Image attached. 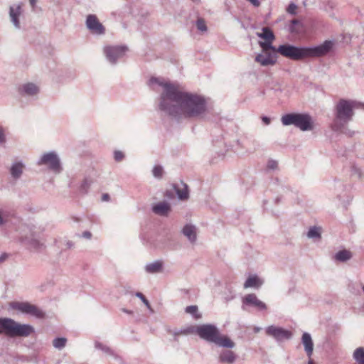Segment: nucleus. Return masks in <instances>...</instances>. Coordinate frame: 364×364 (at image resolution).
<instances>
[{
  "label": "nucleus",
  "mask_w": 364,
  "mask_h": 364,
  "mask_svg": "<svg viewBox=\"0 0 364 364\" xmlns=\"http://www.w3.org/2000/svg\"><path fill=\"white\" fill-rule=\"evenodd\" d=\"M257 36L264 40V41H259V45L263 50L267 49L275 50V47L272 46V42L275 38L274 33L268 27H263L261 33H257Z\"/></svg>",
  "instance_id": "12"
},
{
  "label": "nucleus",
  "mask_w": 364,
  "mask_h": 364,
  "mask_svg": "<svg viewBox=\"0 0 364 364\" xmlns=\"http://www.w3.org/2000/svg\"><path fill=\"white\" fill-rule=\"evenodd\" d=\"M7 255L6 254L2 255L0 256V264L2 263L6 258Z\"/></svg>",
  "instance_id": "47"
},
{
  "label": "nucleus",
  "mask_w": 364,
  "mask_h": 364,
  "mask_svg": "<svg viewBox=\"0 0 364 364\" xmlns=\"http://www.w3.org/2000/svg\"><path fill=\"white\" fill-rule=\"evenodd\" d=\"M6 321V318H0V333H4V322Z\"/></svg>",
  "instance_id": "43"
},
{
  "label": "nucleus",
  "mask_w": 364,
  "mask_h": 364,
  "mask_svg": "<svg viewBox=\"0 0 364 364\" xmlns=\"http://www.w3.org/2000/svg\"><path fill=\"white\" fill-rule=\"evenodd\" d=\"M216 143H217V144H215V143H214V145H215V146H218V147H220V146H221L222 144H223V141H219V142H216Z\"/></svg>",
  "instance_id": "51"
},
{
  "label": "nucleus",
  "mask_w": 364,
  "mask_h": 364,
  "mask_svg": "<svg viewBox=\"0 0 364 364\" xmlns=\"http://www.w3.org/2000/svg\"><path fill=\"white\" fill-rule=\"evenodd\" d=\"M20 240L21 242L31 249L38 250L44 247V240L41 234L33 229H28L24 233L21 234Z\"/></svg>",
  "instance_id": "8"
},
{
  "label": "nucleus",
  "mask_w": 364,
  "mask_h": 364,
  "mask_svg": "<svg viewBox=\"0 0 364 364\" xmlns=\"http://www.w3.org/2000/svg\"><path fill=\"white\" fill-rule=\"evenodd\" d=\"M358 102L353 100H340L336 106L335 120L333 124V129L353 136L355 132L350 129L346 124L352 120L353 109L358 107Z\"/></svg>",
  "instance_id": "3"
},
{
  "label": "nucleus",
  "mask_w": 364,
  "mask_h": 364,
  "mask_svg": "<svg viewBox=\"0 0 364 364\" xmlns=\"http://www.w3.org/2000/svg\"><path fill=\"white\" fill-rule=\"evenodd\" d=\"M176 191L178 198L181 200H186L188 198V192L186 185H183V188H176Z\"/></svg>",
  "instance_id": "28"
},
{
  "label": "nucleus",
  "mask_w": 364,
  "mask_h": 364,
  "mask_svg": "<svg viewBox=\"0 0 364 364\" xmlns=\"http://www.w3.org/2000/svg\"><path fill=\"white\" fill-rule=\"evenodd\" d=\"M308 364H315V363H314V361H313V360H310L308 362Z\"/></svg>",
  "instance_id": "52"
},
{
  "label": "nucleus",
  "mask_w": 364,
  "mask_h": 364,
  "mask_svg": "<svg viewBox=\"0 0 364 364\" xmlns=\"http://www.w3.org/2000/svg\"><path fill=\"white\" fill-rule=\"evenodd\" d=\"M104 53L107 60L112 65H115L127 51L124 46H107L104 47Z\"/></svg>",
  "instance_id": "9"
},
{
  "label": "nucleus",
  "mask_w": 364,
  "mask_h": 364,
  "mask_svg": "<svg viewBox=\"0 0 364 364\" xmlns=\"http://www.w3.org/2000/svg\"><path fill=\"white\" fill-rule=\"evenodd\" d=\"M114 158L117 161H121L124 158V154L121 151L114 152Z\"/></svg>",
  "instance_id": "38"
},
{
  "label": "nucleus",
  "mask_w": 364,
  "mask_h": 364,
  "mask_svg": "<svg viewBox=\"0 0 364 364\" xmlns=\"http://www.w3.org/2000/svg\"><path fill=\"white\" fill-rule=\"evenodd\" d=\"M284 126L294 125L303 132L311 131L314 128L311 116L307 113H290L284 114L281 119Z\"/></svg>",
  "instance_id": "5"
},
{
  "label": "nucleus",
  "mask_w": 364,
  "mask_h": 364,
  "mask_svg": "<svg viewBox=\"0 0 364 364\" xmlns=\"http://www.w3.org/2000/svg\"><path fill=\"white\" fill-rule=\"evenodd\" d=\"M3 324L4 333L11 337H27L34 331L31 325L21 324L11 318H6V321Z\"/></svg>",
  "instance_id": "6"
},
{
  "label": "nucleus",
  "mask_w": 364,
  "mask_h": 364,
  "mask_svg": "<svg viewBox=\"0 0 364 364\" xmlns=\"http://www.w3.org/2000/svg\"><path fill=\"white\" fill-rule=\"evenodd\" d=\"M182 232L191 243H194L196 241L197 235L195 225L191 224L186 225L182 229Z\"/></svg>",
  "instance_id": "22"
},
{
  "label": "nucleus",
  "mask_w": 364,
  "mask_h": 364,
  "mask_svg": "<svg viewBox=\"0 0 364 364\" xmlns=\"http://www.w3.org/2000/svg\"><path fill=\"white\" fill-rule=\"evenodd\" d=\"M171 210L170 205L166 202H160L152 208L153 212L161 216H166Z\"/></svg>",
  "instance_id": "23"
},
{
  "label": "nucleus",
  "mask_w": 364,
  "mask_h": 364,
  "mask_svg": "<svg viewBox=\"0 0 364 364\" xmlns=\"http://www.w3.org/2000/svg\"><path fill=\"white\" fill-rule=\"evenodd\" d=\"M198 311V308L196 306H189L186 309V311L189 314H195Z\"/></svg>",
  "instance_id": "40"
},
{
  "label": "nucleus",
  "mask_w": 364,
  "mask_h": 364,
  "mask_svg": "<svg viewBox=\"0 0 364 364\" xmlns=\"http://www.w3.org/2000/svg\"><path fill=\"white\" fill-rule=\"evenodd\" d=\"M149 84L153 90L161 87L159 109L173 119H196L205 114L207 103L203 96L183 91L179 85L158 77H151Z\"/></svg>",
  "instance_id": "1"
},
{
  "label": "nucleus",
  "mask_w": 364,
  "mask_h": 364,
  "mask_svg": "<svg viewBox=\"0 0 364 364\" xmlns=\"http://www.w3.org/2000/svg\"><path fill=\"white\" fill-rule=\"evenodd\" d=\"M333 42L325 41L322 44L313 47H296L284 44L276 48L282 55L298 60L305 58L320 57L326 55L332 48Z\"/></svg>",
  "instance_id": "2"
},
{
  "label": "nucleus",
  "mask_w": 364,
  "mask_h": 364,
  "mask_svg": "<svg viewBox=\"0 0 364 364\" xmlns=\"http://www.w3.org/2000/svg\"><path fill=\"white\" fill-rule=\"evenodd\" d=\"M25 164L22 161H14L10 168L9 172L11 177L16 180L20 178L23 173Z\"/></svg>",
  "instance_id": "18"
},
{
  "label": "nucleus",
  "mask_w": 364,
  "mask_h": 364,
  "mask_svg": "<svg viewBox=\"0 0 364 364\" xmlns=\"http://www.w3.org/2000/svg\"><path fill=\"white\" fill-rule=\"evenodd\" d=\"M135 295L136 297L141 300V301L146 305V306L148 308L151 313H154V310L150 306L149 301L146 299V297L144 296L142 293L136 292Z\"/></svg>",
  "instance_id": "35"
},
{
  "label": "nucleus",
  "mask_w": 364,
  "mask_h": 364,
  "mask_svg": "<svg viewBox=\"0 0 364 364\" xmlns=\"http://www.w3.org/2000/svg\"><path fill=\"white\" fill-rule=\"evenodd\" d=\"M189 333V331L188 330H181V331H174L173 333V334L174 335L175 337H176L178 335H181V334H187Z\"/></svg>",
  "instance_id": "41"
},
{
  "label": "nucleus",
  "mask_w": 364,
  "mask_h": 364,
  "mask_svg": "<svg viewBox=\"0 0 364 364\" xmlns=\"http://www.w3.org/2000/svg\"><path fill=\"white\" fill-rule=\"evenodd\" d=\"M277 53L276 49L274 50H272V49L262 50V53L255 57V61L262 66L274 65L277 62Z\"/></svg>",
  "instance_id": "14"
},
{
  "label": "nucleus",
  "mask_w": 364,
  "mask_h": 364,
  "mask_svg": "<svg viewBox=\"0 0 364 364\" xmlns=\"http://www.w3.org/2000/svg\"><path fill=\"white\" fill-rule=\"evenodd\" d=\"M193 1H197L198 0H193Z\"/></svg>",
  "instance_id": "55"
},
{
  "label": "nucleus",
  "mask_w": 364,
  "mask_h": 364,
  "mask_svg": "<svg viewBox=\"0 0 364 364\" xmlns=\"http://www.w3.org/2000/svg\"><path fill=\"white\" fill-rule=\"evenodd\" d=\"M307 237L310 239L318 240L321 238V228L319 227H311L307 232Z\"/></svg>",
  "instance_id": "27"
},
{
  "label": "nucleus",
  "mask_w": 364,
  "mask_h": 364,
  "mask_svg": "<svg viewBox=\"0 0 364 364\" xmlns=\"http://www.w3.org/2000/svg\"><path fill=\"white\" fill-rule=\"evenodd\" d=\"M144 269L149 274L161 273L164 270V262L161 260H156L145 265Z\"/></svg>",
  "instance_id": "20"
},
{
  "label": "nucleus",
  "mask_w": 364,
  "mask_h": 364,
  "mask_svg": "<svg viewBox=\"0 0 364 364\" xmlns=\"http://www.w3.org/2000/svg\"><path fill=\"white\" fill-rule=\"evenodd\" d=\"M262 120L265 124H269L270 123V119L268 117H262Z\"/></svg>",
  "instance_id": "45"
},
{
  "label": "nucleus",
  "mask_w": 364,
  "mask_h": 364,
  "mask_svg": "<svg viewBox=\"0 0 364 364\" xmlns=\"http://www.w3.org/2000/svg\"><path fill=\"white\" fill-rule=\"evenodd\" d=\"M296 9H297V6L294 3H291L288 6L287 11L289 14L294 15L296 14Z\"/></svg>",
  "instance_id": "39"
},
{
  "label": "nucleus",
  "mask_w": 364,
  "mask_h": 364,
  "mask_svg": "<svg viewBox=\"0 0 364 364\" xmlns=\"http://www.w3.org/2000/svg\"><path fill=\"white\" fill-rule=\"evenodd\" d=\"M82 237L86 239H90L92 237V234L89 231H85L82 232Z\"/></svg>",
  "instance_id": "44"
},
{
  "label": "nucleus",
  "mask_w": 364,
  "mask_h": 364,
  "mask_svg": "<svg viewBox=\"0 0 364 364\" xmlns=\"http://www.w3.org/2000/svg\"><path fill=\"white\" fill-rule=\"evenodd\" d=\"M265 333L277 343L284 342L292 338V333L290 331L275 325L267 326L265 328Z\"/></svg>",
  "instance_id": "10"
},
{
  "label": "nucleus",
  "mask_w": 364,
  "mask_h": 364,
  "mask_svg": "<svg viewBox=\"0 0 364 364\" xmlns=\"http://www.w3.org/2000/svg\"><path fill=\"white\" fill-rule=\"evenodd\" d=\"M152 174L156 178H161L164 174V168L160 165H156L152 169Z\"/></svg>",
  "instance_id": "30"
},
{
  "label": "nucleus",
  "mask_w": 364,
  "mask_h": 364,
  "mask_svg": "<svg viewBox=\"0 0 364 364\" xmlns=\"http://www.w3.org/2000/svg\"><path fill=\"white\" fill-rule=\"evenodd\" d=\"M22 12L21 3L14 4L9 8L10 21L16 29H21L20 16Z\"/></svg>",
  "instance_id": "16"
},
{
  "label": "nucleus",
  "mask_w": 364,
  "mask_h": 364,
  "mask_svg": "<svg viewBox=\"0 0 364 364\" xmlns=\"http://www.w3.org/2000/svg\"><path fill=\"white\" fill-rule=\"evenodd\" d=\"M29 4L33 10H34L36 7L37 3L38 0H28Z\"/></svg>",
  "instance_id": "42"
},
{
  "label": "nucleus",
  "mask_w": 364,
  "mask_h": 364,
  "mask_svg": "<svg viewBox=\"0 0 364 364\" xmlns=\"http://www.w3.org/2000/svg\"><path fill=\"white\" fill-rule=\"evenodd\" d=\"M237 355L230 350H223L219 355V361L223 363L232 364L237 360Z\"/></svg>",
  "instance_id": "19"
},
{
  "label": "nucleus",
  "mask_w": 364,
  "mask_h": 364,
  "mask_svg": "<svg viewBox=\"0 0 364 364\" xmlns=\"http://www.w3.org/2000/svg\"><path fill=\"white\" fill-rule=\"evenodd\" d=\"M9 217V214L8 211L0 209V227L4 226L8 223Z\"/></svg>",
  "instance_id": "31"
},
{
  "label": "nucleus",
  "mask_w": 364,
  "mask_h": 364,
  "mask_svg": "<svg viewBox=\"0 0 364 364\" xmlns=\"http://www.w3.org/2000/svg\"><path fill=\"white\" fill-rule=\"evenodd\" d=\"M6 142V129L0 125V146H5Z\"/></svg>",
  "instance_id": "33"
},
{
  "label": "nucleus",
  "mask_w": 364,
  "mask_h": 364,
  "mask_svg": "<svg viewBox=\"0 0 364 364\" xmlns=\"http://www.w3.org/2000/svg\"><path fill=\"white\" fill-rule=\"evenodd\" d=\"M91 183L92 181L90 180H88V179H85L80 186V192L82 194H85L87 193L88 191V189L90 188V186H91Z\"/></svg>",
  "instance_id": "34"
},
{
  "label": "nucleus",
  "mask_w": 364,
  "mask_h": 364,
  "mask_svg": "<svg viewBox=\"0 0 364 364\" xmlns=\"http://www.w3.org/2000/svg\"><path fill=\"white\" fill-rule=\"evenodd\" d=\"M95 346L97 349L101 350L106 354L115 356L114 352L108 346H107L100 342H95Z\"/></svg>",
  "instance_id": "29"
},
{
  "label": "nucleus",
  "mask_w": 364,
  "mask_h": 364,
  "mask_svg": "<svg viewBox=\"0 0 364 364\" xmlns=\"http://www.w3.org/2000/svg\"><path fill=\"white\" fill-rule=\"evenodd\" d=\"M352 253L347 250H342L336 252L334 255V259L340 262H345L350 259Z\"/></svg>",
  "instance_id": "25"
},
{
  "label": "nucleus",
  "mask_w": 364,
  "mask_h": 364,
  "mask_svg": "<svg viewBox=\"0 0 364 364\" xmlns=\"http://www.w3.org/2000/svg\"><path fill=\"white\" fill-rule=\"evenodd\" d=\"M278 163L274 160H269L267 162V167L269 170H275L277 168Z\"/></svg>",
  "instance_id": "37"
},
{
  "label": "nucleus",
  "mask_w": 364,
  "mask_h": 364,
  "mask_svg": "<svg viewBox=\"0 0 364 364\" xmlns=\"http://www.w3.org/2000/svg\"><path fill=\"white\" fill-rule=\"evenodd\" d=\"M109 198V196L107 193L103 194L102 197V200L103 201H107Z\"/></svg>",
  "instance_id": "46"
},
{
  "label": "nucleus",
  "mask_w": 364,
  "mask_h": 364,
  "mask_svg": "<svg viewBox=\"0 0 364 364\" xmlns=\"http://www.w3.org/2000/svg\"><path fill=\"white\" fill-rule=\"evenodd\" d=\"M243 305L252 306L259 310L267 309V305L260 301L255 294H247L242 299Z\"/></svg>",
  "instance_id": "17"
},
{
  "label": "nucleus",
  "mask_w": 364,
  "mask_h": 364,
  "mask_svg": "<svg viewBox=\"0 0 364 364\" xmlns=\"http://www.w3.org/2000/svg\"><path fill=\"white\" fill-rule=\"evenodd\" d=\"M66 246L68 248H72L73 247V243L71 241H68L66 243Z\"/></svg>",
  "instance_id": "48"
},
{
  "label": "nucleus",
  "mask_w": 364,
  "mask_h": 364,
  "mask_svg": "<svg viewBox=\"0 0 364 364\" xmlns=\"http://www.w3.org/2000/svg\"><path fill=\"white\" fill-rule=\"evenodd\" d=\"M301 343L304 346V350L307 355L310 358L313 354L314 343L310 333H304L301 337Z\"/></svg>",
  "instance_id": "21"
},
{
  "label": "nucleus",
  "mask_w": 364,
  "mask_h": 364,
  "mask_svg": "<svg viewBox=\"0 0 364 364\" xmlns=\"http://www.w3.org/2000/svg\"><path fill=\"white\" fill-rule=\"evenodd\" d=\"M263 284V281L259 278L257 275H252L249 277L244 284V287L247 288H259Z\"/></svg>",
  "instance_id": "24"
},
{
  "label": "nucleus",
  "mask_w": 364,
  "mask_h": 364,
  "mask_svg": "<svg viewBox=\"0 0 364 364\" xmlns=\"http://www.w3.org/2000/svg\"><path fill=\"white\" fill-rule=\"evenodd\" d=\"M40 91L39 87L33 82H25L18 87V93L23 97H36Z\"/></svg>",
  "instance_id": "15"
},
{
  "label": "nucleus",
  "mask_w": 364,
  "mask_h": 364,
  "mask_svg": "<svg viewBox=\"0 0 364 364\" xmlns=\"http://www.w3.org/2000/svg\"><path fill=\"white\" fill-rule=\"evenodd\" d=\"M12 306L16 310L36 318H41L44 317V313L39 308L28 302H15Z\"/></svg>",
  "instance_id": "11"
},
{
  "label": "nucleus",
  "mask_w": 364,
  "mask_h": 364,
  "mask_svg": "<svg viewBox=\"0 0 364 364\" xmlns=\"http://www.w3.org/2000/svg\"><path fill=\"white\" fill-rule=\"evenodd\" d=\"M353 357L357 364H364V348H356L353 352Z\"/></svg>",
  "instance_id": "26"
},
{
  "label": "nucleus",
  "mask_w": 364,
  "mask_h": 364,
  "mask_svg": "<svg viewBox=\"0 0 364 364\" xmlns=\"http://www.w3.org/2000/svg\"><path fill=\"white\" fill-rule=\"evenodd\" d=\"M261 329H262V328L258 327V326H255V327L254 328L253 331H254V332H255V333H259V332L261 331Z\"/></svg>",
  "instance_id": "49"
},
{
  "label": "nucleus",
  "mask_w": 364,
  "mask_h": 364,
  "mask_svg": "<svg viewBox=\"0 0 364 364\" xmlns=\"http://www.w3.org/2000/svg\"><path fill=\"white\" fill-rule=\"evenodd\" d=\"M362 289L364 291V285L362 287Z\"/></svg>",
  "instance_id": "54"
},
{
  "label": "nucleus",
  "mask_w": 364,
  "mask_h": 364,
  "mask_svg": "<svg viewBox=\"0 0 364 364\" xmlns=\"http://www.w3.org/2000/svg\"><path fill=\"white\" fill-rule=\"evenodd\" d=\"M194 332L203 340L215 343L219 347L233 348L235 343L227 336L222 335L218 328L211 323L197 326Z\"/></svg>",
  "instance_id": "4"
},
{
  "label": "nucleus",
  "mask_w": 364,
  "mask_h": 364,
  "mask_svg": "<svg viewBox=\"0 0 364 364\" xmlns=\"http://www.w3.org/2000/svg\"><path fill=\"white\" fill-rule=\"evenodd\" d=\"M85 25L91 33L97 36H102L105 33V26L100 22L94 14H89L86 18Z\"/></svg>",
  "instance_id": "13"
},
{
  "label": "nucleus",
  "mask_w": 364,
  "mask_h": 364,
  "mask_svg": "<svg viewBox=\"0 0 364 364\" xmlns=\"http://www.w3.org/2000/svg\"><path fill=\"white\" fill-rule=\"evenodd\" d=\"M38 166H45L55 174H59L63 171L61 161L55 151H48L43 154L37 161Z\"/></svg>",
  "instance_id": "7"
},
{
  "label": "nucleus",
  "mask_w": 364,
  "mask_h": 364,
  "mask_svg": "<svg viewBox=\"0 0 364 364\" xmlns=\"http://www.w3.org/2000/svg\"><path fill=\"white\" fill-rule=\"evenodd\" d=\"M297 23V21H296V20H293V21H292V23L295 24V23Z\"/></svg>",
  "instance_id": "53"
},
{
  "label": "nucleus",
  "mask_w": 364,
  "mask_h": 364,
  "mask_svg": "<svg viewBox=\"0 0 364 364\" xmlns=\"http://www.w3.org/2000/svg\"><path fill=\"white\" fill-rule=\"evenodd\" d=\"M66 338H56L53 341V345L55 348L62 349L66 344Z\"/></svg>",
  "instance_id": "32"
},
{
  "label": "nucleus",
  "mask_w": 364,
  "mask_h": 364,
  "mask_svg": "<svg viewBox=\"0 0 364 364\" xmlns=\"http://www.w3.org/2000/svg\"><path fill=\"white\" fill-rule=\"evenodd\" d=\"M123 312L128 314H132V311L126 309H122Z\"/></svg>",
  "instance_id": "50"
},
{
  "label": "nucleus",
  "mask_w": 364,
  "mask_h": 364,
  "mask_svg": "<svg viewBox=\"0 0 364 364\" xmlns=\"http://www.w3.org/2000/svg\"><path fill=\"white\" fill-rule=\"evenodd\" d=\"M196 27H197L198 30H199L200 31L205 32L207 31V26H206L205 22L204 19H203L201 18H198V20L196 21Z\"/></svg>",
  "instance_id": "36"
}]
</instances>
